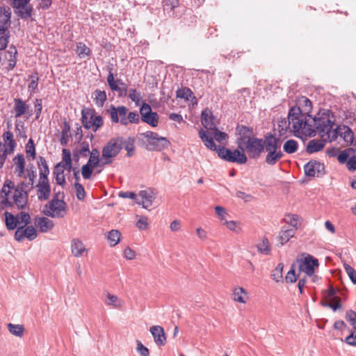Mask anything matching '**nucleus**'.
Returning <instances> with one entry per match:
<instances>
[{
    "instance_id": "obj_25",
    "label": "nucleus",
    "mask_w": 356,
    "mask_h": 356,
    "mask_svg": "<svg viewBox=\"0 0 356 356\" xmlns=\"http://www.w3.org/2000/svg\"><path fill=\"white\" fill-rule=\"evenodd\" d=\"M71 251L72 254L75 257H81L83 255V253L86 252L87 250L85 245L81 240L78 238H73L71 241Z\"/></svg>"
},
{
    "instance_id": "obj_44",
    "label": "nucleus",
    "mask_w": 356,
    "mask_h": 356,
    "mask_svg": "<svg viewBox=\"0 0 356 356\" xmlns=\"http://www.w3.org/2000/svg\"><path fill=\"white\" fill-rule=\"evenodd\" d=\"M353 152L354 150L352 148H348L342 152H339L337 155L338 161L341 164L346 163L350 154Z\"/></svg>"
},
{
    "instance_id": "obj_32",
    "label": "nucleus",
    "mask_w": 356,
    "mask_h": 356,
    "mask_svg": "<svg viewBox=\"0 0 356 356\" xmlns=\"http://www.w3.org/2000/svg\"><path fill=\"white\" fill-rule=\"evenodd\" d=\"M27 108L28 106L22 99L17 98L14 99L13 109L15 111V118H19L23 115L26 113Z\"/></svg>"
},
{
    "instance_id": "obj_50",
    "label": "nucleus",
    "mask_w": 356,
    "mask_h": 356,
    "mask_svg": "<svg viewBox=\"0 0 356 356\" xmlns=\"http://www.w3.org/2000/svg\"><path fill=\"white\" fill-rule=\"evenodd\" d=\"M15 188L19 191L22 193H29V192L33 188V186L29 184V181H21L17 185H15Z\"/></svg>"
},
{
    "instance_id": "obj_46",
    "label": "nucleus",
    "mask_w": 356,
    "mask_h": 356,
    "mask_svg": "<svg viewBox=\"0 0 356 356\" xmlns=\"http://www.w3.org/2000/svg\"><path fill=\"white\" fill-rule=\"evenodd\" d=\"M284 268V264L282 263L278 264L277 267L273 270L272 273V278L277 282H280L282 279V271Z\"/></svg>"
},
{
    "instance_id": "obj_6",
    "label": "nucleus",
    "mask_w": 356,
    "mask_h": 356,
    "mask_svg": "<svg viewBox=\"0 0 356 356\" xmlns=\"http://www.w3.org/2000/svg\"><path fill=\"white\" fill-rule=\"evenodd\" d=\"M138 138L140 144L149 151L160 152L168 148L170 144L166 138L150 131L139 134Z\"/></svg>"
},
{
    "instance_id": "obj_31",
    "label": "nucleus",
    "mask_w": 356,
    "mask_h": 356,
    "mask_svg": "<svg viewBox=\"0 0 356 356\" xmlns=\"http://www.w3.org/2000/svg\"><path fill=\"white\" fill-rule=\"evenodd\" d=\"M38 165L40 171L39 179H48L49 169L46 159L42 156H39Z\"/></svg>"
},
{
    "instance_id": "obj_56",
    "label": "nucleus",
    "mask_w": 356,
    "mask_h": 356,
    "mask_svg": "<svg viewBox=\"0 0 356 356\" xmlns=\"http://www.w3.org/2000/svg\"><path fill=\"white\" fill-rule=\"evenodd\" d=\"M136 351L140 356H149V350L140 341L136 340Z\"/></svg>"
},
{
    "instance_id": "obj_49",
    "label": "nucleus",
    "mask_w": 356,
    "mask_h": 356,
    "mask_svg": "<svg viewBox=\"0 0 356 356\" xmlns=\"http://www.w3.org/2000/svg\"><path fill=\"white\" fill-rule=\"evenodd\" d=\"M74 187L76 192V196L79 200H83L86 196L85 189L79 182H75Z\"/></svg>"
},
{
    "instance_id": "obj_33",
    "label": "nucleus",
    "mask_w": 356,
    "mask_h": 356,
    "mask_svg": "<svg viewBox=\"0 0 356 356\" xmlns=\"http://www.w3.org/2000/svg\"><path fill=\"white\" fill-rule=\"evenodd\" d=\"M248 293L243 287H236L233 291V299L240 303H245L248 300Z\"/></svg>"
},
{
    "instance_id": "obj_48",
    "label": "nucleus",
    "mask_w": 356,
    "mask_h": 356,
    "mask_svg": "<svg viewBox=\"0 0 356 356\" xmlns=\"http://www.w3.org/2000/svg\"><path fill=\"white\" fill-rule=\"evenodd\" d=\"M193 92L188 88H183L177 91V97L185 99L186 100H189V99L193 96Z\"/></svg>"
},
{
    "instance_id": "obj_13",
    "label": "nucleus",
    "mask_w": 356,
    "mask_h": 356,
    "mask_svg": "<svg viewBox=\"0 0 356 356\" xmlns=\"http://www.w3.org/2000/svg\"><path fill=\"white\" fill-rule=\"evenodd\" d=\"M140 113L143 122L149 124L152 127H156L159 123V115L156 112H152L151 106L144 103L140 108Z\"/></svg>"
},
{
    "instance_id": "obj_24",
    "label": "nucleus",
    "mask_w": 356,
    "mask_h": 356,
    "mask_svg": "<svg viewBox=\"0 0 356 356\" xmlns=\"http://www.w3.org/2000/svg\"><path fill=\"white\" fill-rule=\"evenodd\" d=\"M11 12L9 8H0V28L8 29L10 26Z\"/></svg>"
},
{
    "instance_id": "obj_42",
    "label": "nucleus",
    "mask_w": 356,
    "mask_h": 356,
    "mask_svg": "<svg viewBox=\"0 0 356 356\" xmlns=\"http://www.w3.org/2000/svg\"><path fill=\"white\" fill-rule=\"evenodd\" d=\"M79 58H83L86 56H89L91 54V51L84 43L78 42L76 44V50Z\"/></svg>"
},
{
    "instance_id": "obj_12",
    "label": "nucleus",
    "mask_w": 356,
    "mask_h": 356,
    "mask_svg": "<svg viewBox=\"0 0 356 356\" xmlns=\"http://www.w3.org/2000/svg\"><path fill=\"white\" fill-rule=\"evenodd\" d=\"M11 6L15 13L22 19H28L32 15L33 8L29 5L30 0H11Z\"/></svg>"
},
{
    "instance_id": "obj_53",
    "label": "nucleus",
    "mask_w": 356,
    "mask_h": 356,
    "mask_svg": "<svg viewBox=\"0 0 356 356\" xmlns=\"http://www.w3.org/2000/svg\"><path fill=\"white\" fill-rule=\"evenodd\" d=\"M211 131H212L211 134L213 135L214 138L218 142L220 143L228 138L227 134L219 131L216 127L214 129H213V130Z\"/></svg>"
},
{
    "instance_id": "obj_60",
    "label": "nucleus",
    "mask_w": 356,
    "mask_h": 356,
    "mask_svg": "<svg viewBox=\"0 0 356 356\" xmlns=\"http://www.w3.org/2000/svg\"><path fill=\"white\" fill-rule=\"evenodd\" d=\"M17 217L19 220L20 223H24L25 226L31 223V216L29 213L24 212H20Z\"/></svg>"
},
{
    "instance_id": "obj_62",
    "label": "nucleus",
    "mask_w": 356,
    "mask_h": 356,
    "mask_svg": "<svg viewBox=\"0 0 356 356\" xmlns=\"http://www.w3.org/2000/svg\"><path fill=\"white\" fill-rule=\"evenodd\" d=\"M345 342L350 346H356V330L351 331L350 334L345 339Z\"/></svg>"
},
{
    "instance_id": "obj_22",
    "label": "nucleus",
    "mask_w": 356,
    "mask_h": 356,
    "mask_svg": "<svg viewBox=\"0 0 356 356\" xmlns=\"http://www.w3.org/2000/svg\"><path fill=\"white\" fill-rule=\"evenodd\" d=\"M215 118L209 109H204L201 114V121L202 125L209 130H213L216 126L214 122Z\"/></svg>"
},
{
    "instance_id": "obj_4",
    "label": "nucleus",
    "mask_w": 356,
    "mask_h": 356,
    "mask_svg": "<svg viewBox=\"0 0 356 356\" xmlns=\"http://www.w3.org/2000/svg\"><path fill=\"white\" fill-rule=\"evenodd\" d=\"M199 136L204 145L212 151H216L218 156L229 162L244 164L247 161V156L244 153L243 147H239L241 151L236 149L232 151L225 147L216 146L213 141V138L207 134L203 129L199 131Z\"/></svg>"
},
{
    "instance_id": "obj_54",
    "label": "nucleus",
    "mask_w": 356,
    "mask_h": 356,
    "mask_svg": "<svg viewBox=\"0 0 356 356\" xmlns=\"http://www.w3.org/2000/svg\"><path fill=\"white\" fill-rule=\"evenodd\" d=\"M298 275L295 273V264H292L290 270L287 273L285 280L286 282L294 283L298 279Z\"/></svg>"
},
{
    "instance_id": "obj_15",
    "label": "nucleus",
    "mask_w": 356,
    "mask_h": 356,
    "mask_svg": "<svg viewBox=\"0 0 356 356\" xmlns=\"http://www.w3.org/2000/svg\"><path fill=\"white\" fill-rule=\"evenodd\" d=\"M107 83L112 91L118 92L119 97H124L127 95V86L126 83L120 79H115L114 74L111 71L107 76Z\"/></svg>"
},
{
    "instance_id": "obj_34",
    "label": "nucleus",
    "mask_w": 356,
    "mask_h": 356,
    "mask_svg": "<svg viewBox=\"0 0 356 356\" xmlns=\"http://www.w3.org/2000/svg\"><path fill=\"white\" fill-rule=\"evenodd\" d=\"M5 222L6 226L8 230L15 229L17 225L19 224V220L17 216L8 211H6L5 213Z\"/></svg>"
},
{
    "instance_id": "obj_23",
    "label": "nucleus",
    "mask_w": 356,
    "mask_h": 356,
    "mask_svg": "<svg viewBox=\"0 0 356 356\" xmlns=\"http://www.w3.org/2000/svg\"><path fill=\"white\" fill-rule=\"evenodd\" d=\"M106 297L104 300L106 306L112 307L114 309H121L123 306V301L117 296L108 291L104 293Z\"/></svg>"
},
{
    "instance_id": "obj_30",
    "label": "nucleus",
    "mask_w": 356,
    "mask_h": 356,
    "mask_svg": "<svg viewBox=\"0 0 356 356\" xmlns=\"http://www.w3.org/2000/svg\"><path fill=\"white\" fill-rule=\"evenodd\" d=\"M298 104L301 111V118L303 119L307 115H310L309 113L312 111V102L306 97H302L298 100Z\"/></svg>"
},
{
    "instance_id": "obj_29",
    "label": "nucleus",
    "mask_w": 356,
    "mask_h": 356,
    "mask_svg": "<svg viewBox=\"0 0 356 356\" xmlns=\"http://www.w3.org/2000/svg\"><path fill=\"white\" fill-rule=\"evenodd\" d=\"M237 131L240 135V138L238 139V147H241L246 142L245 139H248L249 137H252V129H250L248 127L241 125L237 127Z\"/></svg>"
},
{
    "instance_id": "obj_9",
    "label": "nucleus",
    "mask_w": 356,
    "mask_h": 356,
    "mask_svg": "<svg viewBox=\"0 0 356 356\" xmlns=\"http://www.w3.org/2000/svg\"><path fill=\"white\" fill-rule=\"evenodd\" d=\"M81 122L84 128L97 131L104 124L103 118L97 115L94 109L83 108L81 111Z\"/></svg>"
},
{
    "instance_id": "obj_7",
    "label": "nucleus",
    "mask_w": 356,
    "mask_h": 356,
    "mask_svg": "<svg viewBox=\"0 0 356 356\" xmlns=\"http://www.w3.org/2000/svg\"><path fill=\"white\" fill-rule=\"evenodd\" d=\"M123 148V138H111L102 149V165L111 164Z\"/></svg>"
},
{
    "instance_id": "obj_19",
    "label": "nucleus",
    "mask_w": 356,
    "mask_h": 356,
    "mask_svg": "<svg viewBox=\"0 0 356 356\" xmlns=\"http://www.w3.org/2000/svg\"><path fill=\"white\" fill-rule=\"evenodd\" d=\"M154 343L159 346H163L166 343V337L163 328L160 325H153L149 328Z\"/></svg>"
},
{
    "instance_id": "obj_37",
    "label": "nucleus",
    "mask_w": 356,
    "mask_h": 356,
    "mask_svg": "<svg viewBox=\"0 0 356 356\" xmlns=\"http://www.w3.org/2000/svg\"><path fill=\"white\" fill-rule=\"evenodd\" d=\"M10 37V34L8 29L0 28V50H3L7 47Z\"/></svg>"
},
{
    "instance_id": "obj_52",
    "label": "nucleus",
    "mask_w": 356,
    "mask_h": 356,
    "mask_svg": "<svg viewBox=\"0 0 356 356\" xmlns=\"http://www.w3.org/2000/svg\"><path fill=\"white\" fill-rule=\"evenodd\" d=\"M26 152L27 156H31L33 159L35 158L36 153L33 140L30 138L26 145Z\"/></svg>"
},
{
    "instance_id": "obj_59",
    "label": "nucleus",
    "mask_w": 356,
    "mask_h": 356,
    "mask_svg": "<svg viewBox=\"0 0 356 356\" xmlns=\"http://www.w3.org/2000/svg\"><path fill=\"white\" fill-rule=\"evenodd\" d=\"M346 319L350 322L353 327V330H356V312L349 310L346 314Z\"/></svg>"
},
{
    "instance_id": "obj_45",
    "label": "nucleus",
    "mask_w": 356,
    "mask_h": 356,
    "mask_svg": "<svg viewBox=\"0 0 356 356\" xmlns=\"http://www.w3.org/2000/svg\"><path fill=\"white\" fill-rule=\"evenodd\" d=\"M90 153V158L87 163L97 167L99 164V152L97 149H93Z\"/></svg>"
},
{
    "instance_id": "obj_64",
    "label": "nucleus",
    "mask_w": 356,
    "mask_h": 356,
    "mask_svg": "<svg viewBox=\"0 0 356 356\" xmlns=\"http://www.w3.org/2000/svg\"><path fill=\"white\" fill-rule=\"evenodd\" d=\"M347 168L350 171L356 170V156H350L346 163Z\"/></svg>"
},
{
    "instance_id": "obj_11",
    "label": "nucleus",
    "mask_w": 356,
    "mask_h": 356,
    "mask_svg": "<svg viewBox=\"0 0 356 356\" xmlns=\"http://www.w3.org/2000/svg\"><path fill=\"white\" fill-rule=\"evenodd\" d=\"M128 111V108L124 106L116 107L114 105H111L110 108L106 110V112L111 117L112 122H120L124 126H127V116Z\"/></svg>"
},
{
    "instance_id": "obj_43",
    "label": "nucleus",
    "mask_w": 356,
    "mask_h": 356,
    "mask_svg": "<svg viewBox=\"0 0 356 356\" xmlns=\"http://www.w3.org/2000/svg\"><path fill=\"white\" fill-rule=\"evenodd\" d=\"M17 51L15 47H11L10 48V50L8 51V54L10 56V58L8 59V65L7 67V69L8 70H13L16 65V63H17L16 54H17Z\"/></svg>"
},
{
    "instance_id": "obj_51",
    "label": "nucleus",
    "mask_w": 356,
    "mask_h": 356,
    "mask_svg": "<svg viewBox=\"0 0 356 356\" xmlns=\"http://www.w3.org/2000/svg\"><path fill=\"white\" fill-rule=\"evenodd\" d=\"M139 121V114L136 111H128L127 116V126L129 124H138Z\"/></svg>"
},
{
    "instance_id": "obj_39",
    "label": "nucleus",
    "mask_w": 356,
    "mask_h": 356,
    "mask_svg": "<svg viewBox=\"0 0 356 356\" xmlns=\"http://www.w3.org/2000/svg\"><path fill=\"white\" fill-rule=\"evenodd\" d=\"M257 248L259 252L265 255L269 254L271 250L270 242L266 237H264L261 241L257 244Z\"/></svg>"
},
{
    "instance_id": "obj_14",
    "label": "nucleus",
    "mask_w": 356,
    "mask_h": 356,
    "mask_svg": "<svg viewBox=\"0 0 356 356\" xmlns=\"http://www.w3.org/2000/svg\"><path fill=\"white\" fill-rule=\"evenodd\" d=\"M299 264L298 270L305 273L307 276H313L315 267L318 266V260L312 256L308 255L303 259L297 260Z\"/></svg>"
},
{
    "instance_id": "obj_27",
    "label": "nucleus",
    "mask_w": 356,
    "mask_h": 356,
    "mask_svg": "<svg viewBox=\"0 0 356 356\" xmlns=\"http://www.w3.org/2000/svg\"><path fill=\"white\" fill-rule=\"evenodd\" d=\"M53 174L55 176L56 184L61 186H64L66 184V181L64 175V170L63 169V162H60L54 166Z\"/></svg>"
},
{
    "instance_id": "obj_3",
    "label": "nucleus",
    "mask_w": 356,
    "mask_h": 356,
    "mask_svg": "<svg viewBox=\"0 0 356 356\" xmlns=\"http://www.w3.org/2000/svg\"><path fill=\"white\" fill-rule=\"evenodd\" d=\"M28 193H22L15 188V184L10 179L6 180L0 191V209L15 207L24 209L28 204Z\"/></svg>"
},
{
    "instance_id": "obj_28",
    "label": "nucleus",
    "mask_w": 356,
    "mask_h": 356,
    "mask_svg": "<svg viewBox=\"0 0 356 356\" xmlns=\"http://www.w3.org/2000/svg\"><path fill=\"white\" fill-rule=\"evenodd\" d=\"M321 138V140L316 139L310 140L306 147L307 152L309 154H313L323 149L325 146V143L328 140H325L323 138Z\"/></svg>"
},
{
    "instance_id": "obj_61",
    "label": "nucleus",
    "mask_w": 356,
    "mask_h": 356,
    "mask_svg": "<svg viewBox=\"0 0 356 356\" xmlns=\"http://www.w3.org/2000/svg\"><path fill=\"white\" fill-rule=\"evenodd\" d=\"M129 97L131 101L138 104L141 98L140 92H138L136 89H130L129 92Z\"/></svg>"
},
{
    "instance_id": "obj_63",
    "label": "nucleus",
    "mask_w": 356,
    "mask_h": 356,
    "mask_svg": "<svg viewBox=\"0 0 356 356\" xmlns=\"http://www.w3.org/2000/svg\"><path fill=\"white\" fill-rule=\"evenodd\" d=\"M345 342L350 346H356V330L351 331L350 334L345 339Z\"/></svg>"
},
{
    "instance_id": "obj_20",
    "label": "nucleus",
    "mask_w": 356,
    "mask_h": 356,
    "mask_svg": "<svg viewBox=\"0 0 356 356\" xmlns=\"http://www.w3.org/2000/svg\"><path fill=\"white\" fill-rule=\"evenodd\" d=\"M139 197L141 198V202L136 201V203L141 204L144 209L151 207L155 199L154 193L150 188L140 191Z\"/></svg>"
},
{
    "instance_id": "obj_5",
    "label": "nucleus",
    "mask_w": 356,
    "mask_h": 356,
    "mask_svg": "<svg viewBox=\"0 0 356 356\" xmlns=\"http://www.w3.org/2000/svg\"><path fill=\"white\" fill-rule=\"evenodd\" d=\"M264 151L266 152V163L269 165H275L284 156L282 150V140L272 134L266 136Z\"/></svg>"
},
{
    "instance_id": "obj_36",
    "label": "nucleus",
    "mask_w": 356,
    "mask_h": 356,
    "mask_svg": "<svg viewBox=\"0 0 356 356\" xmlns=\"http://www.w3.org/2000/svg\"><path fill=\"white\" fill-rule=\"evenodd\" d=\"M121 233L117 229H112L108 232L106 238L111 247L115 246L120 243Z\"/></svg>"
},
{
    "instance_id": "obj_21",
    "label": "nucleus",
    "mask_w": 356,
    "mask_h": 356,
    "mask_svg": "<svg viewBox=\"0 0 356 356\" xmlns=\"http://www.w3.org/2000/svg\"><path fill=\"white\" fill-rule=\"evenodd\" d=\"M34 223L41 232H47L51 230L54 226V222L46 217L35 218Z\"/></svg>"
},
{
    "instance_id": "obj_57",
    "label": "nucleus",
    "mask_w": 356,
    "mask_h": 356,
    "mask_svg": "<svg viewBox=\"0 0 356 356\" xmlns=\"http://www.w3.org/2000/svg\"><path fill=\"white\" fill-rule=\"evenodd\" d=\"M136 226L140 230L147 229L149 226L148 218L145 216H140L136 222Z\"/></svg>"
},
{
    "instance_id": "obj_10",
    "label": "nucleus",
    "mask_w": 356,
    "mask_h": 356,
    "mask_svg": "<svg viewBox=\"0 0 356 356\" xmlns=\"http://www.w3.org/2000/svg\"><path fill=\"white\" fill-rule=\"evenodd\" d=\"M266 143V136L264 139L256 137H249V138L243 143L245 146L244 150L246 151L249 157L251 159H258L261 154L264 152Z\"/></svg>"
},
{
    "instance_id": "obj_47",
    "label": "nucleus",
    "mask_w": 356,
    "mask_h": 356,
    "mask_svg": "<svg viewBox=\"0 0 356 356\" xmlns=\"http://www.w3.org/2000/svg\"><path fill=\"white\" fill-rule=\"evenodd\" d=\"M96 168L95 166H93L92 165H90L88 163H86L83 165L81 168V174L83 177L85 179H89L91 178L92 175L93 169Z\"/></svg>"
},
{
    "instance_id": "obj_18",
    "label": "nucleus",
    "mask_w": 356,
    "mask_h": 356,
    "mask_svg": "<svg viewBox=\"0 0 356 356\" xmlns=\"http://www.w3.org/2000/svg\"><path fill=\"white\" fill-rule=\"evenodd\" d=\"M35 187L37 188V195L39 200L43 201L49 199L51 193L49 179H39Z\"/></svg>"
},
{
    "instance_id": "obj_16",
    "label": "nucleus",
    "mask_w": 356,
    "mask_h": 356,
    "mask_svg": "<svg viewBox=\"0 0 356 356\" xmlns=\"http://www.w3.org/2000/svg\"><path fill=\"white\" fill-rule=\"evenodd\" d=\"M324 165L317 161L312 160L304 166L305 174L307 177H321L324 175Z\"/></svg>"
},
{
    "instance_id": "obj_55",
    "label": "nucleus",
    "mask_w": 356,
    "mask_h": 356,
    "mask_svg": "<svg viewBox=\"0 0 356 356\" xmlns=\"http://www.w3.org/2000/svg\"><path fill=\"white\" fill-rule=\"evenodd\" d=\"M343 267L352 282L356 284V270L347 264H344Z\"/></svg>"
},
{
    "instance_id": "obj_26",
    "label": "nucleus",
    "mask_w": 356,
    "mask_h": 356,
    "mask_svg": "<svg viewBox=\"0 0 356 356\" xmlns=\"http://www.w3.org/2000/svg\"><path fill=\"white\" fill-rule=\"evenodd\" d=\"M296 231V228L294 227L287 229L283 227L277 236L280 245H283L286 243L294 236Z\"/></svg>"
},
{
    "instance_id": "obj_1",
    "label": "nucleus",
    "mask_w": 356,
    "mask_h": 356,
    "mask_svg": "<svg viewBox=\"0 0 356 356\" xmlns=\"http://www.w3.org/2000/svg\"><path fill=\"white\" fill-rule=\"evenodd\" d=\"M316 134L318 132L321 137L329 142L337 140L339 137L347 145L352 144L354 134L347 126H337L334 128V117L329 109H320L316 114Z\"/></svg>"
},
{
    "instance_id": "obj_17",
    "label": "nucleus",
    "mask_w": 356,
    "mask_h": 356,
    "mask_svg": "<svg viewBox=\"0 0 356 356\" xmlns=\"http://www.w3.org/2000/svg\"><path fill=\"white\" fill-rule=\"evenodd\" d=\"M37 236V231L32 225L19 227L15 233V238L17 241H22L24 238L33 241Z\"/></svg>"
},
{
    "instance_id": "obj_2",
    "label": "nucleus",
    "mask_w": 356,
    "mask_h": 356,
    "mask_svg": "<svg viewBox=\"0 0 356 356\" xmlns=\"http://www.w3.org/2000/svg\"><path fill=\"white\" fill-rule=\"evenodd\" d=\"M316 115L312 117L307 115L303 119L301 118V111L299 107H292L289 112L288 118L280 120L278 127L280 133H285L288 130L294 133L302 132L305 135L316 134Z\"/></svg>"
},
{
    "instance_id": "obj_8",
    "label": "nucleus",
    "mask_w": 356,
    "mask_h": 356,
    "mask_svg": "<svg viewBox=\"0 0 356 356\" xmlns=\"http://www.w3.org/2000/svg\"><path fill=\"white\" fill-rule=\"evenodd\" d=\"M60 193L54 195L52 200L45 204L43 210L44 215L51 218H63L66 214L67 204L63 200H60Z\"/></svg>"
},
{
    "instance_id": "obj_35",
    "label": "nucleus",
    "mask_w": 356,
    "mask_h": 356,
    "mask_svg": "<svg viewBox=\"0 0 356 356\" xmlns=\"http://www.w3.org/2000/svg\"><path fill=\"white\" fill-rule=\"evenodd\" d=\"M93 99L98 107H102L107 99V95L105 91L97 89L93 92Z\"/></svg>"
},
{
    "instance_id": "obj_58",
    "label": "nucleus",
    "mask_w": 356,
    "mask_h": 356,
    "mask_svg": "<svg viewBox=\"0 0 356 356\" xmlns=\"http://www.w3.org/2000/svg\"><path fill=\"white\" fill-rule=\"evenodd\" d=\"M8 154V148L4 145H1V143H0V168H1L3 166Z\"/></svg>"
},
{
    "instance_id": "obj_38",
    "label": "nucleus",
    "mask_w": 356,
    "mask_h": 356,
    "mask_svg": "<svg viewBox=\"0 0 356 356\" xmlns=\"http://www.w3.org/2000/svg\"><path fill=\"white\" fill-rule=\"evenodd\" d=\"M298 149V143L293 139L286 140L283 145L284 152L289 154L295 153Z\"/></svg>"
},
{
    "instance_id": "obj_41",
    "label": "nucleus",
    "mask_w": 356,
    "mask_h": 356,
    "mask_svg": "<svg viewBox=\"0 0 356 356\" xmlns=\"http://www.w3.org/2000/svg\"><path fill=\"white\" fill-rule=\"evenodd\" d=\"M135 140L134 138L129 137L127 140L123 139V147L127 152V156L130 157L134 155L135 150Z\"/></svg>"
},
{
    "instance_id": "obj_40",
    "label": "nucleus",
    "mask_w": 356,
    "mask_h": 356,
    "mask_svg": "<svg viewBox=\"0 0 356 356\" xmlns=\"http://www.w3.org/2000/svg\"><path fill=\"white\" fill-rule=\"evenodd\" d=\"M8 329L12 334L16 337H22L24 335V327L22 325L8 323Z\"/></svg>"
}]
</instances>
